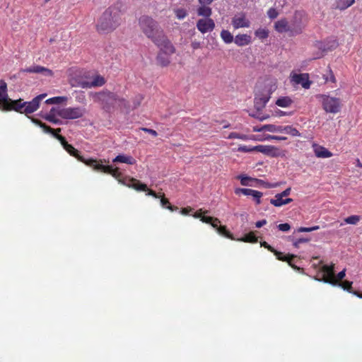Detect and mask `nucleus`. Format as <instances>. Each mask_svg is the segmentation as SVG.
<instances>
[{"label":"nucleus","instance_id":"obj_64","mask_svg":"<svg viewBox=\"0 0 362 362\" xmlns=\"http://www.w3.org/2000/svg\"><path fill=\"white\" fill-rule=\"evenodd\" d=\"M357 166L362 168V163H361L358 159L357 160Z\"/></svg>","mask_w":362,"mask_h":362},{"label":"nucleus","instance_id":"obj_33","mask_svg":"<svg viewBox=\"0 0 362 362\" xmlns=\"http://www.w3.org/2000/svg\"><path fill=\"white\" fill-rule=\"evenodd\" d=\"M238 240L245 243H257V238L255 235L253 233H249L246 234L244 237L238 238Z\"/></svg>","mask_w":362,"mask_h":362},{"label":"nucleus","instance_id":"obj_10","mask_svg":"<svg viewBox=\"0 0 362 362\" xmlns=\"http://www.w3.org/2000/svg\"><path fill=\"white\" fill-rule=\"evenodd\" d=\"M46 95L47 94L42 93L36 96L30 102H25V105L23 111V113L28 115L36 111L40 106V102L46 97Z\"/></svg>","mask_w":362,"mask_h":362},{"label":"nucleus","instance_id":"obj_13","mask_svg":"<svg viewBox=\"0 0 362 362\" xmlns=\"http://www.w3.org/2000/svg\"><path fill=\"white\" fill-rule=\"evenodd\" d=\"M270 93L267 90L261 93H256L255 97V107L257 110H260L265 107L269 100Z\"/></svg>","mask_w":362,"mask_h":362},{"label":"nucleus","instance_id":"obj_35","mask_svg":"<svg viewBox=\"0 0 362 362\" xmlns=\"http://www.w3.org/2000/svg\"><path fill=\"white\" fill-rule=\"evenodd\" d=\"M67 100V97L65 96H57L49 98L46 100L47 104H61Z\"/></svg>","mask_w":362,"mask_h":362},{"label":"nucleus","instance_id":"obj_23","mask_svg":"<svg viewBox=\"0 0 362 362\" xmlns=\"http://www.w3.org/2000/svg\"><path fill=\"white\" fill-rule=\"evenodd\" d=\"M114 163H123L129 165H134L136 163V160L130 156L124 154H119L117 156L112 160Z\"/></svg>","mask_w":362,"mask_h":362},{"label":"nucleus","instance_id":"obj_53","mask_svg":"<svg viewBox=\"0 0 362 362\" xmlns=\"http://www.w3.org/2000/svg\"><path fill=\"white\" fill-rule=\"evenodd\" d=\"M265 128H266V124L263 125L262 127L255 126V127H253L252 130L254 132H261L267 131V129H265Z\"/></svg>","mask_w":362,"mask_h":362},{"label":"nucleus","instance_id":"obj_49","mask_svg":"<svg viewBox=\"0 0 362 362\" xmlns=\"http://www.w3.org/2000/svg\"><path fill=\"white\" fill-rule=\"evenodd\" d=\"M141 130L150 134L151 135H152L154 137H156L158 135V133L156 132V131L151 129L142 127V128H141Z\"/></svg>","mask_w":362,"mask_h":362},{"label":"nucleus","instance_id":"obj_31","mask_svg":"<svg viewBox=\"0 0 362 362\" xmlns=\"http://www.w3.org/2000/svg\"><path fill=\"white\" fill-rule=\"evenodd\" d=\"M255 35L261 40H265L269 37V30L266 28H258L255 30Z\"/></svg>","mask_w":362,"mask_h":362},{"label":"nucleus","instance_id":"obj_14","mask_svg":"<svg viewBox=\"0 0 362 362\" xmlns=\"http://www.w3.org/2000/svg\"><path fill=\"white\" fill-rule=\"evenodd\" d=\"M232 25L235 29L249 28L250 26V21L246 18L245 13H240L232 18Z\"/></svg>","mask_w":362,"mask_h":362},{"label":"nucleus","instance_id":"obj_27","mask_svg":"<svg viewBox=\"0 0 362 362\" xmlns=\"http://www.w3.org/2000/svg\"><path fill=\"white\" fill-rule=\"evenodd\" d=\"M11 109L14 110L16 112H19L21 113H23V109L25 108V102L22 99L11 100Z\"/></svg>","mask_w":362,"mask_h":362},{"label":"nucleus","instance_id":"obj_38","mask_svg":"<svg viewBox=\"0 0 362 362\" xmlns=\"http://www.w3.org/2000/svg\"><path fill=\"white\" fill-rule=\"evenodd\" d=\"M283 126H276L274 124H266L267 132L283 133Z\"/></svg>","mask_w":362,"mask_h":362},{"label":"nucleus","instance_id":"obj_18","mask_svg":"<svg viewBox=\"0 0 362 362\" xmlns=\"http://www.w3.org/2000/svg\"><path fill=\"white\" fill-rule=\"evenodd\" d=\"M256 151L262 153L267 156L276 157L279 154L277 153L278 148L273 146L267 145H258L255 146Z\"/></svg>","mask_w":362,"mask_h":362},{"label":"nucleus","instance_id":"obj_55","mask_svg":"<svg viewBox=\"0 0 362 362\" xmlns=\"http://www.w3.org/2000/svg\"><path fill=\"white\" fill-rule=\"evenodd\" d=\"M291 191V189L290 187H288L279 194L281 195V197H286L290 194Z\"/></svg>","mask_w":362,"mask_h":362},{"label":"nucleus","instance_id":"obj_34","mask_svg":"<svg viewBox=\"0 0 362 362\" xmlns=\"http://www.w3.org/2000/svg\"><path fill=\"white\" fill-rule=\"evenodd\" d=\"M238 178L240 180V183L243 186H251L252 185L250 184V181H257V182H259L260 180H257V179H252V177H248L245 175H240Z\"/></svg>","mask_w":362,"mask_h":362},{"label":"nucleus","instance_id":"obj_42","mask_svg":"<svg viewBox=\"0 0 362 362\" xmlns=\"http://www.w3.org/2000/svg\"><path fill=\"white\" fill-rule=\"evenodd\" d=\"M319 228H320L319 226H315L313 227H300L298 229V232H300V233L312 232V231L317 230Z\"/></svg>","mask_w":362,"mask_h":362},{"label":"nucleus","instance_id":"obj_43","mask_svg":"<svg viewBox=\"0 0 362 362\" xmlns=\"http://www.w3.org/2000/svg\"><path fill=\"white\" fill-rule=\"evenodd\" d=\"M267 16L271 19H274L279 16V12L274 8H270L267 11Z\"/></svg>","mask_w":362,"mask_h":362},{"label":"nucleus","instance_id":"obj_47","mask_svg":"<svg viewBox=\"0 0 362 362\" xmlns=\"http://www.w3.org/2000/svg\"><path fill=\"white\" fill-rule=\"evenodd\" d=\"M309 240H310V239H308V238H298L293 242V245L295 247H298L300 244L308 243Z\"/></svg>","mask_w":362,"mask_h":362},{"label":"nucleus","instance_id":"obj_48","mask_svg":"<svg viewBox=\"0 0 362 362\" xmlns=\"http://www.w3.org/2000/svg\"><path fill=\"white\" fill-rule=\"evenodd\" d=\"M142 100L143 97L141 95H137L134 101V108H136L138 106H139Z\"/></svg>","mask_w":362,"mask_h":362},{"label":"nucleus","instance_id":"obj_61","mask_svg":"<svg viewBox=\"0 0 362 362\" xmlns=\"http://www.w3.org/2000/svg\"><path fill=\"white\" fill-rule=\"evenodd\" d=\"M303 16L302 12L300 11H296L294 14V18L296 20L297 18H300Z\"/></svg>","mask_w":362,"mask_h":362},{"label":"nucleus","instance_id":"obj_22","mask_svg":"<svg viewBox=\"0 0 362 362\" xmlns=\"http://www.w3.org/2000/svg\"><path fill=\"white\" fill-rule=\"evenodd\" d=\"M314 151L317 158H327L332 156V153L322 146H317Z\"/></svg>","mask_w":362,"mask_h":362},{"label":"nucleus","instance_id":"obj_7","mask_svg":"<svg viewBox=\"0 0 362 362\" xmlns=\"http://www.w3.org/2000/svg\"><path fill=\"white\" fill-rule=\"evenodd\" d=\"M86 112V110L83 107H69L60 108L58 110L59 117L65 119H76L81 118Z\"/></svg>","mask_w":362,"mask_h":362},{"label":"nucleus","instance_id":"obj_59","mask_svg":"<svg viewBox=\"0 0 362 362\" xmlns=\"http://www.w3.org/2000/svg\"><path fill=\"white\" fill-rule=\"evenodd\" d=\"M146 195L152 196V197H155V198H158V197H158V195L155 192H153V191H152V190H149V191L147 192Z\"/></svg>","mask_w":362,"mask_h":362},{"label":"nucleus","instance_id":"obj_1","mask_svg":"<svg viewBox=\"0 0 362 362\" xmlns=\"http://www.w3.org/2000/svg\"><path fill=\"white\" fill-rule=\"evenodd\" d=\"M33 121L36 124L39 125L45 133H50L55 138H57L58 140H59L62 145L63 146L64 148L71 156L77 158L80 161L84 163L86 165L93 168L95 170H99V171H102L104 173L111 174L115 178H118L120 176L121 173L119 172V168H113L112 166H111V165H104L102 163H98L94 159H88V160L84 159L83 158L78 156V151L74 147H73L71 145L69 144L66 141L64 137L54 133L53 129L47 126L45 124L42 123L40 121H37L35 119H33Z\"/></svg>","mask_w":362,"mask_h":362},{"label":"nucleus","instance_id":"obj_6","mask_svg":"<svg viewBox=\"0 0 362 362\" xmlns=\"http://www.w3.org/2000/svg\"><path fill=\"white\" fill-rule=\"evenodd\" d=\"M274 27L277 33H283L289 32L292 35L301 33L303 29V26L298 23H295L293 27H290L288 21L285 18L276 21Z\"/></svg>","mask_w":362,"mask_h":362},{"label":"nucleus","instance_id":"obj_54","mask_svg":"<svg viewBox=\"0 0 362 362\" xmlns=\"http://www.w3.org/2000/svg\"><path fill=\"white\" fill-rule=\"evenodd\" d=\"M265 224H267V220L266 219H262L261 221H257L255 223V226L258 228L262 227L263 226H264Z\"/></svg>","mask_w":362,"mask_h":362},{"label":"nucleus","instance_id":"obj_63","mask_svg":"<svg viewBox=\"0 0 362 362\" xmlns=\"http://www.w3.org/2000/svg\"><path fill=\"white\" fill-rule=\"evenodd\" d=\"M354 2H355L354 0H346V4L344 8L351 6V5H353L354 4Z\"/></svg>","mask_w":362,"mask_h":362},{"label":"nucleus","instance_id":"obj_62","mask_svg":"<svg viewBox=\"0 0 362 362\" xmlns=\"http://www.w3.org/2000/svg\"><path fill=\"white\" fill-rule=\"evenodd\" d=\"M213 0H199L200 4H210Z\"/></svg>","mask_w":362,"mask_h":362},{"label":"nucleus","instance_id":"obj_15","mask_svg":"<svg viewBox=\"0 0 362 362\" xmlns=\"http://www.w3.org/2000/svg\"><path fill=\"white\" fill-rule=\"evenodd\" d=\"M235 192L236 194L241 193L245 196H252L257 204L261 203V197L263 195L262 192L259 191L248 188H238L235 189Z\"/></svg>","mask_w":362,"mask_h":362},{"label":"nucleus","instance_id":"obj_58","mask_svg":"<svg viewBox=\"0 0 362 362\" xmlns=\"http://www.w3.org/2000/svg\"><path fill=\"white\" fill-rule=\"evenodd\" d=\"M85 100V96L83 93L80 94V95L76 97V101L79 103H83V100Z\"/></svg>","mask_w":362,"mask_h":362},{"label":"nucleus","instance_id":"obj_56","mask_svg":"<svg viewBox=\"0 0 362 362\" xmlns=\"http://www.w3.org/2000/svg\"><path fill=\"white\" fill-rule=\"evenodd\" d=\"M345 275H346V269H343L342 271H341L340 272L338 273L337 279L339 280H341L344 278Z\"/></svg>","mask_w":362,"mask_h":362},{"label":"nucleus","instance_id":"obj_9","mask_svg":"<svg viewBox=\"0 0 362 362\" xmlns=\"http://www.w3.org/2000/svg\"><path fill=\"white\" fill-rule=\"evenodd\" d=\"M322 270L323 273V279L321 281L335 286H341V284H339L334 277V265H324Z\"/></svg>","mask_w":362,"mask_h":362},{"label":"nucleus","instance_id":"obj_30","mask_svg":"<svg viewBox=\"0 0 362 362\" xmlns=\"http://www.w3.org/2000/svg\"><path fill=\"white\" fill-rule=\"evenodd\" d=\"M220 35L223 41L226 44H230L234 41L233 35L227 30H223Z\"/></svg>","mask_w":362,"mask_h":362},{"label":"nucleus","instance_id":"obj_11","mask_svg":"<svg viewBox=\"0 0 362 362\" xmlns=\"http://www.w3.org/2000/svg\"><path fill=\"white\" fill-rule=\"evenodd\" d=\"M338 42L334 37H330L323 41H317L315 47L322 52H327L337 47Z\"/></svg>","mask_w":362,"mask_h":362},{"label":"nucleus","instance_id":"obj_12","mask_svg":"<svg viewBox=\"0 0 362 362\" xmlns=\"http://www.w3.org/2000/svg\"><path fill=\"white\" fill-rule=\"evenodd\" d=\"M197 28L202 34L211 32L215 28V23L211 18H201L197 22Z\"/></svg>","mask_w":362,"mask_h":362},{"label":"nucleus","instance_id":"obj_37","mask_svg":"<svg viewBox=\"0 0 362 362\" xmlns=\"http://www.w3.org/2000/svg\"><path fill=\"white\" fill-rule=\"evenodd\" d=\"M105 83V81L103 76H96L93 78V81H91L90 86H93V87H100L104 85Z\"/></svg>","mask_w":362,"mask_h":362},{"label":"nucleus","instance_id":"obj_52","mask_svg":"<svg viewBox=\"0 0 362 362\" xmlns=\"http://www.w3.org/2000/svg\"><path fill=\"white\" fill-rule=\"evenodd\" d=\"M90 84H91V81L89 82V81H83L80 82L79 86L83 88H90L93 87V86H90Z\"/></svg>","mask_w":362,"mask_h":362},{"label":"nucleus","instance_id":"obj_60","mask_svg":"<svg viewBox=\"0 0 362 362\" xmlns=\"http://www.w3.org/2000/svg\"><path fill=\"white\" fill-rule=\"evenodd\" d=\"M192 47L194 49H197L199 48L200 47V42H193L192 43Z\"/></svg>","mask_w":362,"mask_h":362},{"label":"nucleus","instance_id":"obj_57","mask_svg":"<svg viewBox=\"0 0 362 362\" xmlns=\"http://www.w3.org/2000/svg\"><path fill=\"white\" fill-rule=\"evenodd\" d=\"M191 211V208H184L180 211V213L183 215H187Z\"/></svg>","mask_w":362,"mask_h":362},{"label":"nucleus","instance_id":"obj_24","mask_svg":"<svg viewBox=\"0 0 362 362\" xmlns=\"http://www.w3.org/2000/svg\"><path fill=\"white\" fill-rule=\"evenodd\" d=\"M261 246L262 247H264L267 249H268L269 251L272 252L274 253V255H276V258L279 260H282V261H288V262H290V259L286 257V255H284L282 252H278L276 250H275L271 245H269L267 242H262L261 243Z\"/></svg>","mask_w":362,"mask_h":362},{"label":"nucleus","instance_id":"obj_50","mask_svg":"<svg viewBox=\"0 0 362 362\" xmlns=\"http://www.w3.org/2000/svg\"><path fill=\"white\" fill-rule=\"evenodd\" d=\"M158 60L163 66H165L169 64V60L168 59H163L161 54L158 55Z\"/></svg>","mask_w":362,"mask_h":362},{"label":"nucleus","instance_id":"obj_2","mask_svg":"<svg viewBox=\"0 0 362 362\" xmlns=\"http://www.w3.org/2000/svg\"><path fill=\"white\" fill-rule=\"evenodd\" d=\"M139 24L146 36L150 38L160 49L165 52L173 53L175 49L171 42L165 36L158 23L151 17L142 16L139 20Z\"/></svg>","mask_w":362,"mask_h":362},{"label":"nucleus","instance_id":"obj_51","mask_svg":"<svg viewBox=\"0 0 362 362\" xmlns=\"http://www.w3.org/2000/svg\"><path fill=\"white\" fill-rule=\"evenodd\" d=\"M267 139H273L276 141H283L286 140L287 138L284 136H274V135H269L267 137Z\"/></svg>","mask_w":362,"mask_h":362},{"label":"nucleus","instance_id":"obj_19","mask_svg":"<svg viewBox=\"0 0 362 362\" xmlns=\"http://www.w3.org/2000/svg\"><path fill=\"white\" fill-rule=\"evenodd\" d=\"M252 38L247 34L237 35L234 38V42L239 47L248 45L251 43Z\"/></svg>","mask_w":362,"mask_h":362},{"label":"nucleus","instance_id":"obj_21","mask_svg":"<svg viewBox=\"0 0 362 362\" xmlns=\"http://www.w3.org/2000/svg\"><path fill=\"white\" fill-rule=\"evenodd\" d=\"M59 110H60L59 107H52L49 112L45 117V119L56 124H61V120L56 117L59 116L57 114Z\"/></svg>","mask_w":362,"mask_h":362},{"label":"nucleus","instance_id":"obj_16","mask_svg":"<svg viewBox=\"0 0 362 362\" xmlns=\"http://www.w3.org/2000/svg\"><path fill=\"white\" fill-rule=\"evenodd\" d=\"M291 78L293 83L300 84L305 89H308L310 86L311 83L308 79V75L306 74H293Z\"/></svg>","mask_w":362,"mask_h":362},{"label":"nucleus","instance_id":"obj_40","mask_svg":"<svg viewBox=\"0 0 362 362\" xmlns=\"http://www.w3.org/2000/svg\"><path fill=\"white\" fill-rule=\"evenodd\" d=\"M175 13L180 20L184 19L187 15V12L185 8H177L175 10Z\"/></svg>","mask_w":362,"mask_h":362},{"label":"nucleus","instance_id":"obj_3","mask_svg":"<svg viewBox=\"0 0 362 362\" xmlns=\"http://www.w3.org/2000/svg\"><path fill=\"white\" fill-rule=\"evenodd\" d=\"M122 22V11L119 4L109 7L98 20L97 30L100 33H109L115 30Z\"/></svg>","mask_w":362,"mask_h":362},{"label":"nucleus","instance_id":"obj_4","mask_svg":"<svg viewBox=\"0 0 362 362\" xmlns=\"http://www.w3.org/2000/svg\"><path fill=\"white\" fill-rule=\"evenodd\" d=\"M316 98L322 103V108L326 112L337 114L340 112L341 109L340 98L327 94H318Z\"/></svg>","mask_w":362,"mask_h":362},{"label":"nucleus","instance_id":"obj_26","mask_svg":"<svg viewBox=\"0 0 362 362\" xmlns=\"http://www.w3.org/2000/svg\"><path fill=\"white\" fill-rule=\"evenodd\" d=\"M206 4H202L197 9V14L199 16H203L204 18H210L212 14V10L210 7L206 6Z\"/></svg>","mask_w":362,"mask_h":362},{"label":"nucleus","instance_id":"obj_17","mask_svg":"<svg viewBox=\"0 0 362 362\" xmlns=\"http://www.w3.org/2000/svg\"><path fill=\"white\" fill-rule=\"evenodd\" d=\"M22 71L26 73L40 74L45 76H51L53 75V72L52 70L40 65L31 66L30 67L23 69Z\"/></svg>","mask_w":362,"mask_h":362},{"label":"nucleus","instance_id":"obj_25","mask_svg":"<svg viewBox=\"0 0 362 362\" xmlns=\"http://www.w3.org/2000/svg\"><path fill=\"white\" fill-rule=\"evenodd\" d=\"M125 185L129 187L136 189L137 191H146L147 189V186L145 184H142L133 178L129 180V183Z\"/></svg>","mask_w":362,"mask_h":362},{"label":"nucleus","instance_id":"obj_28","mask_svg":"<svg viewBox=\"0 0 362 362\" xmlns=\"http://www.w3.org/2000/svg\"><path fill=\"white\" fill-rule=\"evenodd\" d=\"M226 138L229 139H238L243 141H247L254 139V136H249L247 134H239L237 132H231L228 134V136Z\"/></svg>","mask_w":362,"mask_h":362},{"label":"nucleus","instance_id":"obj_45","mask_svg":"<svg viewBox=\"0 0 362 362\" xmlns=\"http://www.w3.org/2000/svg\"><path fill=\"white\" fill-rule=\"evenodd\" d=\"M339 284H340L339 282H338ZM341 286H339L340 287L343 288L344 290H346L349 292H351V287H352V282L351 281H346L343 283H341Z\"/></svg>","mask_w":362,"mask_h":362},{"label":"nucleus","instance_id":"obj_5","mask_svg":"<svg viewBox=\"0 0 362 362\" xmlns=\"http://www.w3.org/2000/svg\"><path fill=\"white\" fill-rule=\"evenodd\" d=\"M207 213L208 211L202 212V210H199V211H197L193 215V216L197 218H199L203 223L211 224L212 227L216 230L218 234L233 240L234 238L232 237V235L230 234L228 231H227L226 228L225 226H218V223H220V221L218 218H213L211 216H203V214H205Z\"/></svg>","mask_w":362,"mask_h":362},{"label":"nucleus","instance_id":"obj_44","mask_svg":"<svg viewBox=\"0 0 362 362\" xmlns=\"http://www.w3.org/2000/svg\"><path fill=\"white\" fill-rule=\"evenodd\" d=\"M324 78L326 82H336V78L331 69L329 70V73L327 75H325Z\"/></svg>","mask_w":362,"mask_h":362},{"label":"nucleus","instance_id":"obj_46","mask_svg":"<svg viewBox=\"0 0 362 362\" xmlns=\"http://www.w3.org/2000/svg\"><path fill=\"white\" fill-rule=\"evenodd\" d=\"M277 228L281 231L287 232L291 229V226L288 223H281V224L278 225Z\"/></svg>","mask_w":362,"mask_h":362},{"label":"nucleus","instance_id":"obj_20","mask_svg":"<svg viewBox=\"0 0 362 362\" xmlns=\"http://www.w3.org/2000/svg\"><path fill=\"white\" fill-rule=\"evenodd\" d=\"M293 202V199L291 198L284 199L283 197L280 194H276L274 198L270 199V203L276 207H280L283 205L289 204Z\"/></svg>","mask_w":362,"mask_h":362},{"label":"nucleus","instance_id":"obj_29","mask_svg":"<svg viewBox=\"0 0 362 362\" xmlns=\"http://www.w3.org/2000/svg\"><path fill=\"white\" fill-rule=\"evenodd\" d=\"M292 103V100L287 96L281 97L276 101V105L281 107H288Z\"/></svg>","mask_w":362,"mask_h":362},{"label":"nucleus","instance_id":"obj_36","mask_svg":"<svg viewBox=\"0 0 362 362\" xmlns=\"http://www.w3.org/2000/svg\"><path fill=\"white\" fill-rule=\"evenodd\" d=\"M361 220V217L358 215H352L348 216L344 218V221L346 224L356 225L359 221Z\"/></svg>","mask_w":362,"mask_h":362},{"label":"nucleus","instance_id":"obj_41","mask_svg":"<svg viewBox=\"0 0 362 362\" xmlns=\"http://www.w3.org/2000/svg\"><path fill=\"white\" fill-rule=\"evenodd\" d=\"M238 151L243 153H251L253 151H256V148L255 146H240L238 148Z\"/></svg>","mask_w":362,"mask_h":362},{"label":"nucleus","instance_id":"obj_39","mask_svg":"<svg viewBox=\"0 0 362 362\" xmlns=\"http://www.w3.org/2000/svg\"><path fill=\"white\" fill-rule=\"evenodd\" d=\"M160 204L163 207L167 208L172 211L177 209V207L170 205L169 201L165 198L160 199Z\"/></svg>","mask_w":362,"mask_h":362},{"label":"nucleus","instance_id":"obj_8","mask_svg":"<svg viewBox=\"0 0 362 362\" xmlns=\"http://www.w3.org/2000/svg\"><path fill=\"white\" fill-rule=\"evenodd\" d=\"M95 98L103 104L110 106L120 105L124 103V99L119 98L116 94L110 91L98 93L95 95Z\"/></svg>","mask_w":362,"mask_h":362},{"label":"nucleus","instance_id":"obj_32","mask_svg":"<svg viewBox=\"0 0 362 362\" xmlns=\"http://www.w3.org/2000/svg\"><path fill=\"white\" fill-rule=\"evenodd\" d=\"M283 133L290 134L293 136H300V134L298 130L293 126H285L283 127Z\"/></svg>","mask_w":362,"mask_h":362}]
</instances>
